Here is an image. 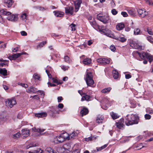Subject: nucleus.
<instances>
[{"label": "nucleus", "mask_w": 153, "mask_h": 153, "mask_svg": "<svg viewBox=\"0 0 153 153\" xmlns=\"http://www.w3.org/2000/svg\"><path fill=\"white\" fill-rule=\"evenodd\" d=\"M125 123L128 126L137 124L138 123L139 117L137 114H128L125 117Z\"/></svg>", "instance_id": "f257e3e1"}, {"label": "nucleus", "mask_w": 153, "mask_h": 153, "mask_svg": "<svg viewBox=\"0 0 153 153\" xmlns=\"http://www.w3.org/2000/svg\"><path fill=\"white\" fill-rule=\"evenodd\" d=\"M0 13L1 15L4 16H10L7 18V19L9 21L15 22L18 19V15L16 14H11L10 12L7 11L4 9H2L0 10Z\"/></svg>", "instance_id": "f03ea898"}, {"label": "nucleus", "mask_w": 153, "mask_h": 153, "mask_svg": "<svg viewBox=\"0 0 153 153\" xmlns=\"http://www.w3.org/2000/svg\"><path fill=\"white\" fill-rule=\"evenodd\" d=\"M85 81L87 85L88 86L93 87L94 81L93 79V75L91 72L87 73L85 78Z\"/></svg>", "instance_id": "7ed1b4c3"}, {"label": "nucleus", "mask_w": 153, "mask_h": 153, "mask_svg": "<svg viewBox=\"0 0 153 153\" xmlns=\"http://www.w3.org/2000/svg\"><path fill=\"white\" fill-rule=\"evenodd\" d=\"M68 134L65 133L62 134L59 136H57L53 139L54 143H58L63 142L68 138Z\"/></svg>", "instance_id": "20e7f679"}, {"label": "nucleus", "mask_w": 153, "mask_h": 153, "mask_svg": "<svg viewBox=\"0 0 153 153\" xmlns=\"http://www.w3.org/2000/svg\"><path fill=\"white\" fill-rule=\"evenodd\" d=\"M97 18L104 24L108 23L110 20V17L109 16L107 15L102 16V15L100 14L97 15Z\"/></svg>", "instance_id": "39448f33"}, {"label": "nucleus", "mask_w": 153, "mask_h": 153, "mask_svg": "<svg viewBox=\"0 0 153 153\" xmlns=\"http://www.w3.org/2000/svg\"><path fill=\"white\" fill-rule=\"evenodd\" d=\"M6 105L8 108H11L16 103V100L14 98L7 99L5 101Z\"/></svg>", "instance_id": "423d86ee"}, {"label": "nucleus", "mask_w": 153, "mask_h": 153, "mask_svg": "<svg viewBox=\"0 0 153 153\" xmlns=\"http://www.w3.org/2000/svg\"><path fill=\"white\" fill-rule=\"evenodd\" d=\"M132 54L135 58L139 60L143 59V57H144V56L146 55L145 52H143L140 53L136 51H134Z\"/></svg>", "instance_id": "0eeeda50"}, {"label": "nucleus", "mask_w": 153, "mask_h": 153, "mask_svg": "<svg viewBox=\"0 0 153 153\" xmlns=\"http://www.w3.org/2000/svg\"><path fill=\"white\" fill-rule=\"evenodd\" d=\"M105 34L107 36H108L109 37L113 38L116 40H119L120 42H124L126 40V39L124 37H115V36H114V34L111 33H105Z\"/></svg>", "instance_id": "6e6552de"}, {"label": "nucleus", "mask_w": 153, "mask_h": 153, "mask_svg": "<svg viewBox=\"0 0 153 153\" xmlns=\"http://www.w3.org/2000/svg\"><path fill=\"white\" fill-rule=\"evenodd\" d=\"M139 16L140 17L144 18L147 16L148 13L144 9H139L137 10Z\"/></svg>", "instance_id": "1a4fd4ad"}, {"label": "nucleus", "mask_w": 153, "mask_h": 153, "mask_svg": "<svg viewBox=\"0 0 153 153\" xmlns=\"http://www.w3.org/2000/svg\"><path fill=\"white\" fill-rule=\"evenodd\" d=\"M60 150L61 151V152H64L65 151L68 150L70 151L71 149V146L70 144L67 143L64 144L62 147L60 148Z\"/></svg>", "instance_id": "9d476101"}, {"label": "nucleus", "mask_w": 153, "mask_h": 153, "mask_svg": "<svg viewBox=\"0 0 153 153\" xmlns=\"http://www.w3.org/2000/svg\"><path fill=\"white\" fill-rule=\"evenodd\" d=\"M130 45L133 48L138 50H141L142 46L139 45L137 43H135L132 40H131L130 42Z\"/></svg>", "instance_id": "9b49d317"}, {"label": "nucleus", "mask_w": 153, "mask_h": 153, "mask_svg": "<svg viewBox=\"0 0 153 153\" xmlns=\"http://www.w3.org/2000/svg\"><path fill=\"white\" fill-rule=\"evenodd\" d=\"M97 61L98 63L102 65L108 64L110 62L109 59L105 58H100L98 59L97 60Z\"/></svg>", "instance_id": "f8f14e48"}, {"label": "nucleus", "mask_w": 153, "mask_h": 153, "mask_svg": "<svg viewBox=\"0 0 153 153\" xmlns=\"http://www.w3.org/2000/svg\"><path fill=\"white\" fill-rule=\"evenodd\" d=\"M85 56L82 55L80 57L81 59H83L82 62L85 65H89L91 62V59L89 58H85Z\"/></svg>", "instance_id": "ddd939ff"}, {"label": "nucleus", "mask_w": 153, "mask_h": 153, "mask_svg": "<svg viewBox=\"0 0 153 153\" xmlns=\"http://www.w3.org/2000/svg\"><path fill=\"white\" fill-rule=\"evenodd\" d=\"M22 135L23 138H25L29 136L30 134V130L27 128L22 129Z\"/></svg>", "instance_id": "4468645a"}, {"label": "nucleus", "mask_w": 153, "mask_h": 153, "mask_svg": "<svg viewBox=\"0 0 153 153\" xmlns=\"http://www.w3.org/2000/svg\"><path fill=\"white\" fill-rule=\"evenodd\" d=\"M82 2L81 0H77L74 2L75 7V12H76L78 11L80 7L81 4Z\"/></svg>", "instance_id": "2eb2a0df"}, {"label": "nucleus", "mask_w": 153, "mask_h": 153, "mask_svg": "<svg viewBox=\"0 0 153 153\" xmlns=\"http://www.w3.org/2000/svg\"><path fill=\"white\" fill-rule=\"evenodd\" d=\"M123 123V119H121L120 121L116 123V126L119 129H122L124 126Z\"/></svg>", "instance_id": "dca6fc26"}, {"label": "nucleus", "mask_w": 153, "mask_h": 153, "mask_svg": "<svg viewBox=\"0 0 153 153\" xmlns=\"http://www.w3.org/2000/svg\"><path fill=\"white\" fill-rule=\"evenodd\" d=\"M57 112L56 109L53 107L51 108V109L48 112L49 115L53 117H56V114Z\"/></svg>", "instance_id": "f3484780"}, {"label": "nucleus", "mask_w": 153, "mask_h": 153, "mask_svg": "<svg viewBox=\"0 0 153 153\" xmlns=\"http://www.w3.org/2000/svg\"><path fill=\"white\" fill-rule=\"evenodd\" d=\"M74 8L73 7H68L65 8V13L67 14H73L74 13Z\"/></svg>", "instance_id": "a211bd4d"}, {"label": "nucleus", "mask_w": 153, "mask_h": 153, "mask_svg": "<svg viewBox=\"0 0 153 153\" xmlns=\"http://www.w3.org/2000/svg\"><path fill=\"white\" fill-rule=\"evenodd\" d=\"M78 135V133L76 131H73L70 134H68V138L66 139L69 140L71 139L75 138Z\"/></svg>", "instance_id": "6ab92c4d"}, {"label": "nucleus", "mask_w": 153, "mask_h": 153, "mask_svg": "<svg viewBox=\"0 0 153 153\" xmlns=\"http://www.w3.org/2000/svg\"><path fill=\"white\" fill-rule=\"evenodd\" d=\"M145 54L146 55L144 56V57H143V59H145L146 58L149 59V62H151L153 60V56L148 53H145Z\"/></svg>", "instance_id": "aec40b11"}, {"label": "nucleus", "mask_w": 153, "mask_h": 153, "mask_svg": "<svg viewBox=\"0 0 153 153\" xmlns=\"http://www.w3.org/2000/svg\"><path fill=\"white\" fill-rule=\"evenodd\" d=\"M88 109L86 108H83L81 110L80 113L82 116L85 115L87 114L88 113Z\"/></svg>", "instance_id": "412c9836"}, {"label": "nucleus", "mask_w": 153, "mask_h": 153, "mask_svg": "<svg viewBox=\"0 0 153 153\" xmlns=\"http://www.w3.org/2000/svg\"><path fill=\"white\" fill-rule=\"evenodd\" d=\"M125 27V25L123 23H119L116 26V29L118 30H122Z\"/></svg>", "instance_id": "4be33fe9"}, {"label": "nucleus", "mask_w": 153, "mask_h": 153, "mask_svg": "<svg viewBox=\"0 0 153 153\" xmlns=\"http://www.w3.org/2000/svg\"><path fill=\"white\" fill-rule=\"evenodd\" d=\"M27 91L29 93H37V89L33 86H31L27 90Z\"/></svg>", "instance_id": "5701e85b"}, {"label": "nucleus", "mask_w": 153, "mask_h": 153, "mask_svg": "<svg viewBox=\"0 0 153 153\" xmlns=\"http://www.w3.org/2000/svg\"><path fill=\"white\" fill-rule=\"evenodd\" d=\"M20 56L19 53L14 54L12 56L8 57V58L10 60L15 59Z\"/></svg>", "instance_id": "b1692460"}, {"label": "nucleus", "mask_w": 153, "mask_h": 153, "mask_svg": "<svg viewBox=\"0 0 153 153\" xmlns=\"http://www.w3.org/2000/svg\"><path fill=\"white\" fill-rule=\"evenodd\" d=\"M13 2L12 0H5L4 1L5 5L8 7H10L12 6Z\"/></svg>", "instance_id": "393cba45"}, {"label": "nucleus", "mask_w": 153, "mask_h": 153, "mask_svg": "<svg viewBox=\"0 0 153 153\" xmlns=\"http://www.w3.org/2000/svg\"><path fill=\"white\" fill-rule=\"evenodd\" d=\"M53 12L55 15L57 17H62L64 15V13L61 11H56Z\"/></svg>", "instance_id": "a878e982"}, {"label": "nucleus", "mask_w": 153, "mask_h": 153, "mask_svg": "<svg viewBox=\"0 0 153 153\" xmlns=\"http://www.w3.org/2000/svg\"><path fill=\"white\" fill-rule=\"evenodd\" d=\"M84 100H86L87 101H91V97L89 95L86 94H85V95L82 96L81 101H82Z\"/></svg>", "instance_id": "bb28decb"}, {"label": "nucleus", "mask_w": 153, "mask_h": 153, "mask_svg": "<svg viewBox=\"0 0 153 153\" xmlns=\"http://www.w3.org/2000/svg\"><path fill=\"white\" fill-rule=\"evenodd\" d=\"M21 17L22 20L25 22H26L27 20V15L24 12H22L21 13Z\"/></svg>", "instance_id": "cd10ccee"}, {"label": "nucleus", "mask_w": 153, "mask_h": 153, "mask_svg": "<svg viewBox=\"0 0 153 153\" xmlns=\"http://www.w3.org/2000/svg\"><path fill=\"white\" fill-rule=\"evenodd\" d=\"M127 11L128 13L131 16H134L136 15V11L134 9H128Z\"/></svg>", "instance_id": "c85d7f7f"}, {"label": "nucleus", "mask_w": 153, "mask_h": 153, "mask_svg": "<svg viewBox=\"0 0 153 153\" xmlns=\"http://www.w3.org/2000/svg\"><path fill=\"white\" fill-rule=\"evenodd\" d=\"M103 116L102 115H98L96 119V122L98 123H102L103 120Z\"/></svg>", "instance_id": "c756f323"}, {"label": "nucleus", "mask_w": 153, "mask_h": 153, "mask_svg": "<svg viewBox=\"0 0 153 153\" xmlns=\"http://www.w3.org/2000/svg\"><path fill=\"white\" fill-rule=\"evenodd\" d=\"M112 74L114 79H117L119 77V73L116 70H113L112 71Z\"/></svg>", "instance_id": "7c9ffc66"}, {"label": "nucleus", "mask_w": 153, "mask_h": 153, "mask_svg": "<svg viewBox=\"0 0 153 153\" xmlns=\"http://www.w3.org/2000/svg\"><path fill=\"white\" fill-rule=\"evenodd\" d=\"M97 137L94 136H91L85 138V140L88 142L90 141H94L96 139Z\"/></svg>", "instance_id": "2f4dec72"}, {"label": "nucleus", "mask_w": 153, "mask_h": 153, "mask_svg": "<svg viewBox=\"0 0 153 153\" xmlns=\"http://www.w3.org/2000/svg\"><path fill=\"white\" fill-rule=\"evenodd\" d=\"M32 129L35 132H37L40 133H41L45 130V129H42L41 128H36L35 127H33L32 128Z\"/></svg>", "instance_id": "473e14b6"}, {"label": "nucleus", "mask_w": 153, "mask_h": 153, "mask_svg": "<svg viewBox=\"0 0 153 153\" xmlns=\"http://www.w3.org/2000/svg\"><path fill=\"white\" fill-rule=\"evenodd\" d=\"M47 116V114L46 112H43L37 114H35V116L38 117H43Z\"/></svg>", "instance_id": "72a5a7b5"}, {"label": "nucleus", "mask_w": 153, "mask_h": 153, "mask_svg": "<svg viewBox=\"0 0 153 153\" xmlns=\"http://www.w3.org/2000/svg\"><path fill=\"white\" fill-rule=\"evenodd\" d=\"M0 74L3 76H6L7 75V70L5 68H0Z\"/></svg>", "instance_id": "f704fd0d"}, {"label": "nucleus", "mask_w": 153, "mask_h": 153, "mask_svg": "<svg viewBox=\"0 0 153 153\" xmlns=\"http://www.w3.org/2000/svg\"><path fill=\"white\" fill-rule=\"evenodd\" d=\"M108 100L105 99L103 100H102V102L101 103L102 104H103V105H107L106 107H105V108H103L104 109H106L107 108L108 106H109V105L108 104Z\"/></svg>", "instance_id": "c9c22d12"}, {"label": "nucleus", "mask_w": 153, "mask_h": 153, "mask_svg": "<svg viewBox=\"0 0 153 153\" xmlns=\"http://www.w3.org/2000/svg\"><path fill=\"white\" fill-rule=\"evenodd\" d=\"M110 115L113 119H116L119 117L118 114L113 112L110 113Z\"/></svg>", "instance_id": "e433bc0d"}, {"label": "nucleus", "mask_w": 153, "mask_h": 153, "mask_svg": "<svg viewBox=\"0 0 153 153\" xmlns=\"http://www.w3.org/2000/svg\"><path fill=\"white\" fill-rule=\"evenodd\" d=\"M46 153H56V152L54 151L50 147H48L46 149Z\"/></svg>", "instance_id": "4c0bfd02"}, {"label": "nucleus", "mask_w": 153, "mask_h": 153, "mask_svg": "<svg viewBox=\"0 0 153 153\" xmlns=\"http://www.w3.org/2000/svg\"><path fill=\"white\" fill-rule=\"evenodd\" d=\"M111 88L110 87H108L107 88H105L102 90L101 92L104 93H108L111 91Z\"/></svg>", "instance_id": "58836bf2"}, {"label": "nucleus", "mask_w": 153, "mask_h": 153, "mask_svg": "<svg viewBox=\"0 0 153 153\" xmlns=\"http://www.w3.org/2000/svg\"><path fill=\"white\" fill-rule=\"evenodd\" d=\"M134 34L135 35H140L141 34V32L140 29L139 28H136L134 29Z\"/></svg>", "instance_id": "ea45409f"}, {"label": "nucleus", "mask_w": 153, "mask_h": 153, "mask_svg": "<svg viewBox=\"0 0 153 153\" xmlns=\"http://www.w3.org/2000/svg\"><path fill=\"white\" fill-rule=\"evenodd\" d=\"M64 59L65 61L68 63H70L72 61L71 60L70 58V57L68 56H64Z\"/></svg>", "instance_id": "a19ab883"}, {"label": "nucleus", "mask_w": 153, "mask_h": 153, "mask_svg": "<svg viewBox=\"0 0 153 153\" xmlns=\"http://www.w3.org/2000/svg\"><path fill=\"white\" fill-rule=\"evenodd\" d=\"M36 143H30L29 145L27 146L26 147V149H28L30 148L36 146Z\"/></svg>", "instance_id": "79ce46f5"}, {"label": "nucleus", "mask_w": 153, "mask_h": 153, "mask_svg": "<svg viewBox=\"0 0 153 153\" xmlns=\"http://www.w3.org/2000/svg\"><path fill=\"white\" fill-rule=\"evenodd\" d=\"M46 41H43L41 42L39 45H38L37 46V49H39V48H40L42 47H43V46L46 44Z\"/></svg>", "instance_id": "37998d69"}, {"label": "nucleus", "mask_w": 153, "mask_h": 153, "mask_svg": "<svg viewBox=\"0 0 153 153\" xmlns=\"http://www.w3.org/2000/svg\"><path fill=\"white\" fill-rule=\"evenodd\" d=\"M108 146L107 144H105L104 145L100 147H97V151H99L101 150H102Z\"/></svg>", "instance_id": "c03bdc74"}, {"label": "nucleus", "mask_w": 153, "mask_h": 153, "mask_svg": "<svg viewBox=\"0 0 153 153\" xmlns=\"http://www.w3.org/2000/svg\"><path fill=\"white\" fill-rule=\"evenodd\" d=\"M42 150L40 149H38L34 151L33 152L29 151V153H42Z\"/></svg>", "instance_id": "a18cd8bd"}, {"label": "nucleus", "mask_w": 153, "mask_h": 153, "mask_svg": "<svg viewBox=\"0 0 153 153\" xmlns=\"http://www.w3.org/2000/svg\"><path fill=\"white\" fill-rule=\"evenodd\" d=\"M20 136V134L19 132H17V133L13 134L12 137L13 138H17L19 137Z\"/></svg>", "instance_id": "49530a36"}, {"label": "nucleus", "mask_w": 153, "mask_h": 153, "mask_svg": "<svg viewBox=\"0 0 153 153\" xmlns=\"http://www.w3.org/2000/svg\"><path fill=\"white\" fill-rule=\"evenodd\" d=\"M33 77L35 79H37L38 80H39L40 76L38 74L36 73H35L33 76Z\"/></svg>", "instance_id": "de8ad7c7"}, {"label": "nucleus", "mask_w": 153, "mask_h": 153, "mask_svg": "<svg viewBox=\"0 0 153 153\" xmlns=\"http://www.w3.org/2000/svg\"><path fill=\"white\" fill-rule=\"evenodd\" d=\"M39 93L41 95L42 98L44 97L45 95V93L43 91L40 90H38L37 91V93Z\"/></svg>", "instance_id": "09e8293b"}, {"label": "nucleus", "mask_w": 153, "mask_h": 153, "mask_svg": "<svg viewBox=\"0 0 153 153\" xmlns=\"http://www.w3.org/2000/svg\"><path fill=\"white\" fill-rule=\"evenodd\" d=\"M146 4L151 5H153V2L152 0H144Z\"/></svg>", "instance_id": "8fccbe9b"}, {"label": "nucleus", "mask_w": 153, "mask_h": 153, "mask_svg": "<svg viewBox=\"0 0 153 153\" xmlns=\"http://www.w3.org/2000/svg\"><path fill=\"white\" fill-rule=\"evenodd\" d=\"M70 27L71 29V30L74 31L76 29V25L73 23L71 24L70 25Z\"/></svg>", "instance_id": "3c124183"}, {"label": "nucleus", "mask_w": 153, "mask_h": 153, "mask_svg": "<svg viewBox=\"0 0 153 153\" xmlns=\"http://www.w3.org/2000/svg\"><path fill=\"white\" fill-rule=\"evenodd\" d=\"M80 151L79 149L77 148V149L74 148L73 151L72 153H79Z\"/></svg>", "instance_id": "603ef678"}, {"label": "nucleus", "mask_w": 153, "mask_h": 153, "mask_svg": "<svg viewBox=\"0 0 153 153\" xmlns=\"http://www.w3.org/2000/svg\"><path fill=\"white\" fill-rule=\"evenodd\" d=\"M146 111L149 114L153 113V110L150 108H148L146 109Z\"/></svg>", "instance_id": "864d4df0"}, {"label": "nucleus", "mask_w": 153, "mask_h": 153, "mask_svg": "<svg viewBox=\"0 0 153 153\" xmlns=\"http://www.w3.org/2000/svg\"><path fill=\"white\" fill-rule=\"evenodd\" d=\"M111 13L114 15H116L118 13L117 11L115 9H112L111 11Z\"/></svg>", "instance_id": "5fc2aeb1"}, {"label": "nucleus", "mask_w": 153, "mask_h": 153, "mask_svg": "<svg viewBox=\"0 0 153 153\" xmlns=\"http://www.w3.org/2000/svg\"><path fill=\"white\" fill-rule=\"evenodd\" d=\"M151 116L149 114H146L145 115V118L146 120H149L151 118Z\"/></svg>", "instance_id": "6e6d98bb"}, {"label": "nucleus", "mask_w": 153, "mask_h": 153, "mask_svg": "<svg viewBox=\"0 0 153 153\" xmlns=\"http://www.w3.org/2000/svg\"><path fill=\"white\" fill-rule=\"evenodd\" d=\"M110 4L111 7L112 8L114 7L115 6V3L113 0H111L110 2Z\"/></svg>", "instance_id": "4d7b16f0"}, {"label": "nucleus", "mask_w": 153, "mask_h": 153, "mask_svg": "<svg viewBox=\"0 0 153 153\" xmlns=\"http://www.w3.org/2000/svg\"><path fill=\"white\" fill-rule=\"evenodd\" d=\"M121 14L124 17H126L128 16V15L127 13L124 11H122L121 13Z\"/></svg>", "instance_id": "13d9d810"}, {"label": "nucleus", "mask_w": 153, "mask_h": 153, "mask_svg": "<svg viewBox=\"0 0 153 153\" xmlns=\"http://www.w3.org/2000/svg\"><path fill=\"white\" fill-rule=\"evenodd\" d=\"M110 49L113 51H114L116 50L115 47L114 45H111L110 46Z\"/></svg>", "instance_id": "bf43d9fd"}, {"label": "nucleus", "mask_w": 153, "mask_h": 153, "mask_svg": "<svg viewBox=\"0 0 153 153\" xmlns=\"http://www.w3.org/2000/svg\"><path fill=\"white\" fill-rule=\"evenodd\" d=\"M152 36H149L147 38V40L150 42L153 43V38H152Z\"/></svg>", "instance_id": "052dcab7"}, {"label": "nucleus", "mask_w": 153, "mask_h": 153, "mask_svg": "<svg viewBox=\"0 0 153 153\" xmlns=\"http://www.w3.org/2000/svg\"><path fill=\"white\" fill-rule=\"evenodd\" d=\"M147 31L149 34L152 35H153V32H152L151 29H147Z\"/></svg>", "instance_id": "680f3d73"}, {"label": "nucleus", "mask_w": 153, "mask_h": 153, "mask_svg": "<svg viewBox=\"0 0 153 153\" xmlns=\"http://www.w3.org/2000/svg\"><path fill=\"white\" fill-rule=\"evenodd\" d=\"M18 84L19 85H21L23 87H24L25 88H27L28 87V85L25 83H19Z\"/></svg>", "instance_id": "e2e57ef3"}, {"label": "nucleus", "mask_w": 153, "mask_h": 153, "mask_svg": "<svg viewBox=\"0 0 153 153\" xmlns=\"http://www.w3.org/2000/svg\"><path fill=\"white\" fill-rule=\"evenodd\" d=\"M52 80H53V82H54L57 83L58 84H62L61 82H58V81L57 79H54L53 78H52Z\"/></svg>", "instance_id": "0e129e2a"}, {"label": "nucleus", "mask_w": 153, "mask_h": 153, "mask_svg": "<svg viewBox=\"0 0 153 153\" xmlns=\"http://www.w3.org/2000/svg\"><path fill=\"white\" fill-rule=\"evenodd\" d=\"M21 34L23 36H26L27 35V33L24 31H22L21 32Z\"/></svg>", "instance_id": "69168bd1"}, {"label": "nucleus", "mask_w": 153, "mask_h": 153, "mask_svg": "<svg viewBox=\"0 0 153 153\" xmlns=\"http://www.w3.org/2000/svg\"><path fill=\"white\" fill-rule=\"evenodd\" d=\"M46 72L47 73L49 78H52L51 75L49 73V72L47 70H46Z\"/></svg>", "instance_id": "338daca9"}, {"label": "nucleus", "mask_w": 153, "mask_h": 153, "mask_svg": "<svg viewBox=\"0 0 153 153\" xmlns=\"http://www.w3.org/2000/svg\"><path fill=\"white\" fill-rule=\"evenodd\" d=\"M68 67L62 65L61 66V68L64 71H66L68 69Z\"/></svg>", "instance_id": "774afa93"}]
</instances>
